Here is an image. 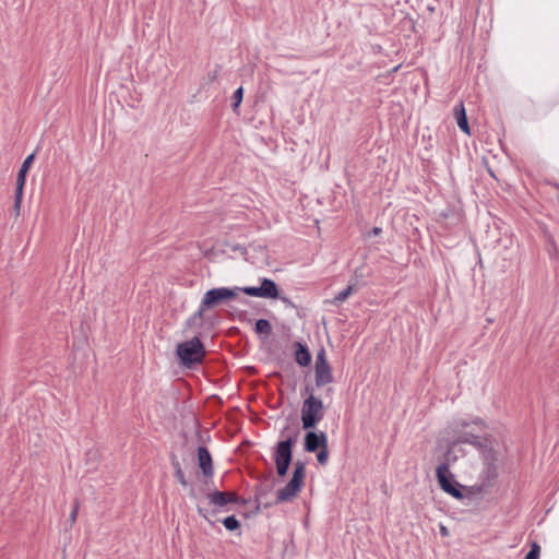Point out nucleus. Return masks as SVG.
Wrapping results in <instances>:
<instances>
[{
	"mask_svg": "<svg viewBox=\"0 0 559 559\" xmlns=\"http://www.w3.org/2000/svg\"><path fill=\"white\" fill-rule=\"evenodd\" d=\"M260 290L262 294V298L277 299L278 297V286L277 284L267 277L261 278Z\"/></svg>",
	"mask_w": 559,
	"mask_h": 559,
	"instance_id": "obj_14",
	"label": "nucleus"
},
{
	"mask_svg": "<svg viewBox=\"0 0 559 559\" xmlns=\"http://www.w3.org/2000/svg\"><path fill=\"white\" fill-rule=\"evenodd\" d=\"M176 354L182 366L191 368L195 364H201L205 349L199 336L177 345Z\"/></svg>",
	"mask_w": 559,
	"mask_h": 559,
	"instance_id": "obj_2",
	"label": "nucleus"
},
{
	"mask_svg": "<svg viewBox=\"0 0 559 559\" xmlns=\"http://www.w3.org/2000/svg\"><path fill=\"white\" fill-rule=\"evenodd\" d=\"M436 476L440 488L444 492L449 493L455 499L463 498V492L461 490L462 486L453 479V475L448 464H440L436 469Z\"/></svg>",
	"mask_w": 559,
	"mask_h": 559,
	"instance_id": "obj_5",
	"label": "nucleus"
},
{
	"mask_svg": "<svg viewBox=\"0 0 559 559\" xmlns=\"http://www.w3.org/2000/svg\"><path fill=\"white\" fill-rule=\"evenodd\" d=\"M198 461L199 466L202 469L204 476L213 475L212 457L206 448L200 447L198 449Z\"/></svg>",
	"mask_w": 559,
	"mask_h": 559,
	"instance_id": "obj_13",
	"label": "nucleus"
},
{
	"mask_svg": "<svg viewBox=\"0 0 559 559\" xmlns=\"http://www.w3.org/2000/svg\"><path fill=\"white\" fill-rule=\"evenodd\" d=\"M173 466H174L175 472L178 471V468H181L180 463L178 462V460L176 457H173Z\"/></svg>",
	"mask_w": 559,
	"mask_h": 559,
	"instance_id": "obj_29",
	"label": "nucleus"
},
{
	"mask_svg": "<svg viewBox=\"0 0 559 559\" xmlns=\"http://www.w3.org/2000/svg\"><path fill=\"white\" fill-rule=\"evenodd\" d=\"M239 292H242L243 294L251 296V297L262 298V294H261L259 286H246V287L239 288Z\"/></svg>",
	"mask_w": 559,
	"mask_h": 559,
	"instance_id": "obj_19",
	"label": "nucleus"
},
{
	"mask_svg": "<svg viewBox=\"0 0 559 559\" xmlns=\"http://www.w3.org/2000/svg\"><path fill=\"white\" fill-rule=\"evenodd\" d=\"M34 159H35V153H32L28 156H26L21 165L19 173H17L16 188H15V195H14V206H13L16 215L20 214L24 186L26 182V175H27V171L29 170Z\"/></svg>",
	"mask_w": 559,
	"mask_h": 559,
	"instance_id": "obj_7",
	"label": "nucleus"
},
{
	"mask_svg": "<svg viewBox=\"0 0 559 559\" xmlns=\"http://www.w3.org/2000/svg\"><path fill=\"white\" fill-rule=\"evenodd\" d=\"M318 454H317V460L320 464H325L328 462V457H329V451H328V445L321 448L318 450Z\"/></svg>",
	"mask_w": 559,
	"mask_h": 559,
	"instance_id": "obj_21",
	"label": "nucleus"
},
{
	"mask_svg": "<svg viewBox=\"0 0 559 559\" xmlns=\"http://www.w3.org/2000/svg\"><path fill=\"white\" fill-rule=\"evenodd\" d=\"M239 287H216L209 289L200 305L198 310L187 319L186 325L191 328L195 324L201 325L204 311L211 308H214L223 302L231 300L238 296Z\"/></svg>",
	"mask_w": 559,
	"mask_h": 559,
	"instance_id": "obj_1",
	"label": "nucleus"
},
{
	"mask_svg": "<svg viewBox=\"0 0 559 559\" xmlns=\"http://www.w3.org/2000/svg\"><path fill=\"white\" fill-rule=\"evenodd\" d=\"M207 499L210 504L214 506L216 509H222L228 503H233L237 501V495L231 491H214L207 493Z\"/></svg>",
	"mask_w": 559,
	"mask_h": 559,
	"instance_id": "obj_11",
	"label": "nucleus"
},
{
	"mask_svg": "<svg viewBox=\"0 0 559 559\" xmlns=\"http://www.w3.org/2000/svg\"><path fill=\"white\" fill-rule=\"evenodd\" d=\"M289 464L290 463H287V462H275L277 474L280 476H285L287 474Z\"/></svg>",
	"mask_w": 559,
	"mask_h": 559,
	"instance_id": "obj_22",
	"label": "nucleus"
},
{
	"mask_svg": "<svg viewBox=\"0 0 559 559\" xmlns=\"http://www.w3.org/2000/svg\"><path fill=\"white\" fill-rule=\"evenodd\" d=\"M242 97H243V88L242 86H239L233 94V109L236 110L241 102H242Z\"/></svg>",
	"mask_w": 559,
	"mask_h": 559,
	"instance_id": "obj_20",
	"label": "nucleus"
},
{
	"mask_svg": "<svg viewBox=\"0 0 559 559\" xmlns=\"http://www.w3.org/2000/svg\"><path fill=\"white\" fill-rule=\"evenodd\" d=\"M322 401L313 395L305 400L301 409L300 419H318L319 413L322 409Z\"/></svg>",
	"mask_w": 559,
	"mask_h": 559,
	"instance_id": "obj_9",
	"label": "nucleus"
},
{
	"mask_svg": "<svg viewBox=\"0 0 559 559\" xmlns=\"http://www.w3.org/2000/svg\"><path fill=\"white\" fill-rule=\"evenodd\" d=\"M175 477L177 478V480L182 485V486H187V480L185 478V475H183V472L181 468H178V471H176L175 473Z\"/></svg>",
	"mask_w": 559,
	"mask_h": 559,
	"instance_id": "obj_24",
	"label": "nucleus"
},
{
	"mask_svg": "<svg viewBox=\"0 0 559 559\" xmlns=\"http://www.w3.org/2000/svg\"><path fill=\"white\" fill-rule=\"evenodd\" d=\"M382 233V229L380 227H373L370 231H369V236H378Z\"/></svg>",
	"mask_w": 559,
	"mask_h": 559,
	"instance_id": "obj_26",
	"label": "nucleus"
},
{
	"mask_svg": "<svg viewBox=\"0 0 559 559\" xmlns=\"http://www.w3.org/2000/svg\"><path fill=\"white\" fill-rule=\"evenodd\" d=\"M353 292L354 285H348L334 296V298L331 300V304L334 306L341 305L352 295Z\"/></svg>",
	"mask_w": 559,
	"mask_h": 559,
	"instance_id": "obj_17",
	"label": "nucleus"
},
{
	"mask_svg": "<svg viewBox=\"0 0 559 559\" xmlns=\"http://www.w3.org/2000/svg\"><path fill=\"white\" fill-rule=\"evenodd\" d=\"M295 360L296 362L301 367H307L311 362V354L309 352V348L307 345L302 344L301 342L295 343Z\"/></svg>",
	"mask_w": 559,
	"mask_h": 559,
	"instance_id": "obj_15",
	"label": "nucleus"
},
{
	"mask_svg": "<svg viewBox=\"0 0 559 559\" xmlns=\"http://www.w3.org/2000/svg\"><path fill=\"white\" fill-rule=\"evenodd\" d=\"M76 514H78V509L76 507L72 510L71 514H70V521L71 522H74L75 519H76Z\"/></svg>",
	"mask_w": 559,
	"mask_h": 559,
	"instance_id": "obj_30",
	"label": "nucleus"
},
{
	"mask_svg": "<svg viewBox=\"0 0 559 559\" xmlns=\"http://www.w3.org/2000/svg\"><path fill=\"white\" fill-rule=\"evenodd\" d=\"M306 475L305 464L297 461L294 465V472L290 480L285 487L280 489L276 495V503H283L293 500L301 489Z\"/></svg>",
	"mask_w": 559,
	"mask_h": 559,
	"instance_id": "obj_4",
	"label": "nucleus"
},
{
	"mask_svg": "<svg viewBox=\"0 0 559 559\" xmlns=\"http://www.w3.org/2000/svg\"><path fill=\"white\" fill-rule=\"evenodd\" d=\"M223 524L226 527V530H228V531H235L240 525L239 521L236 519L235 515L225 518L223 521Z\"/></svg>",
	"mask_w": 559,
	"mask_h": 559,
	"instance_id": "obj_18",
	"label": "nucleus"
},
{
	"mask_svg": "<svg viewBox=\"0 0 559 559\" xmlns=\"http://www.w3.org/2000/svg\"><path fill=\"white\" fill-rule=\"evenodd\" d=\"M453 115L456 119V123H457L459 128L461 129V131L464 132L465 134L469 135L471 129H469L466 110H465L463 102H460L459 104H456L453 107Z\"/></svg>",
	"mask_w": 559,
	"mask_h": 559,
	"instance_id": "obj_12",
	"label": "nucleus"
},
{
	"mask_svg": "<svg viewBox=\"0 0 559 559\" xmlns=\"http://www.w3.org/2000/svg\"><path fill=\"white\" fill-rule=\"evenodd\" d=\"M254 332L259 335L269 336L272 333V325L266 319H259L255 321Z\"/></svg>",
	"mask_w": 559,
	"mask_h": 559,
	"instance_id": "obj_16",
	"label": "nucleus"
},
{
	"mask_svg": "<svg viewBox=\"0 0 559 559\" xmlns=\"http://www.w3.org/2000/svg\"><path fill=\"white\" fill-rule=\"evenodd\" d=\"M297 432H293L286 437L285 440H282L277 443L275 456V462H292V447L296 441Z\"/></svg>",
	"mask_w": 559,
	"mask_h": 559,
	"instance_id": "obj_8",
	"label": "nucleus"
},
{
	"mask_svg": "<svg viewBox=\"0 0 559 559\" xmlns=\"http://www.w3.org/2000/svg\"><path fill=\"white\" fill-rule=\"evenodd\" d=\"M453 444L467 443L483 452L486 460H496L492 451L491 441L485 437H480L468 429V424L462 425V431H460L453 442Z\"/></svg>",
	"mask_w": 559,
	"mask_h": 559,
	"instance_id": "obj_3",
	"label": "nucleus"
},
{
	"mask_svg": "<svg viewBox=\"0 0 559 559\" xmlns=\"http://www.w3.org/2000/svg\"><path fill=\"white\" fill-rule=\"evenodd\" d=\"M440 532H441V534H442L443 536H447V535H448V530H447V527H445V526H441V527H440Z\"/></svg>",
	"mask_w": 559,
	"mask_h": 559,
	"instance_id": "obj_31",
	"label": "nucleus"
},
{
	"mask_svg": "<svg viewBox=\"0 0 559 559\" xmlns=\"http://www.w3.org/2000/svg\"><path fill=\"white\" fill-rule=\"evenodd\" d=\"M314 377L317 386H323L333 382L332 368L326 359V353L323 347L317 353Z\"/></svg>",
	"mask_w": 559,
	"mask_h": 559,
	"instance_id": "obj_6",
	"label": "nucleus"
},
{
	"mask_svg": "<svg viewBox=\"0 0 559 559\" xmlns=\"http://www.w3.org/2000/svg\"><path fill=\"white\" fill-rule=\"evenodd\" d=\"M198 513L204 519H207V511L204 508L198 506Z\"/></svg>",
	"mask_w": 559,
	"mask_h": 559,
	"instance_id": "obj_28",
	"label": "nucleus"
},
{
	"mask_svg": "<svg viewBox=\"0 0 559 559\" xmlns=\"http://www.w3.org/2000/svg\"><path fill=\"white\" fill-rule=\"evenodd\" d=\"M318 421H302L305 429L314 428Z\"/></svg>",
	"mask_w": 559,
	"mask_h": 559,
	"instance_id": "obj_27",
	"label": "nucleus"
},
{
	"mask_svg": "<svg viewBox=\"0 0 559 559\" xmlns=\"http://www.w3.org/2000/svg\"><path fill=\"white\" fill-rule=\"evenodd\" d=\"M277 299H280L286 307H292V308H296V305L292 301L290 298H288L287 296H281L278 294V297Z\"/></svg>",
	"mask_w": 559,
	"mask_h": 559,
	"instance_id": "obj_25",
	"label": "nucleus"
},
{
	"mask_svg": "<svg viewBox=\"0 0 559 559\" xmlns=\"http://www.w3.org/2000/svg\"><path fill=\"white\" fill-rule=\"evenodd\" d=\"M288 430H289V427H285V429H284L283 433H284L285 431H288Z\"/></svg>",
	"mask_w": 559,
	"mask_h": 559,
	"instance_id": "obj_32",
	"label": "nucleus"
},
{
	"mask_svg": "<svg viewBox=\"0 0 559 559\" xmlns=\"http://www.w3.org/2000/svg\"><path fill=\"white\" fill-rule=\"evenodd\" d=\"M325 445H328V438L324 432L308 431L306 433V437H305L306 451L316 452Z\"/></svg>",
	"mask_w": 559,
	"mask_h": 559,
	"instance_id": "obj_10",
	"label": "nucleus"
},
{
	"mask_svg": "<svg viewBox=\"0 0 559 559\" xmlns=\"http://www.w3.org/2000/svg\"><path fill=\"white\" fill-rule=\"evenodd\" d=\"M525 559H539V547L536 544H533Z\"/></svg>",
	"mask_w": 559,
	"mask_h": 559,
	"instance_id": "obj_23",
	"label": "nucleus"
}]
</instances>
